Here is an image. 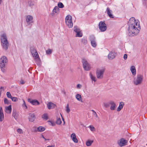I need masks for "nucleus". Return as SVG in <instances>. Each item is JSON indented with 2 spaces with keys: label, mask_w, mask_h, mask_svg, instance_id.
Returning <instances> with one entry per match:
<instances>
[{
  "label": "nucleus",
  "mask_w": 147,
  "mask_h": 147,
  "mask_svg": "<svg viewBox=\"0 0 147 147\" xmlns=\"http://www.w3.org/2000/svg\"><path fill=\"white\" fill-rule=\"evenodd\" d=\"M107 13L109 16L111 18H113L114 17L112 13V11L110 10L109 7H107Z\"/></svg>",
  "instance_id": "obj_21"
},
{
  "label": "nucleus",
  "mask_w": 147,
  "mask_h": 147,
  "mask_svg": "<svg viewBox=\"0 0 147 147\" xmlns=\"http://www.w3.org/2000/svg\"><path fill=\"white\" fill-rule=\"evenodd\" d=\"M74 30L76 33V37H80L82 36V33L81 31L77 26H75L74 27Z\"/></svg>",
  "instance_id": "obj_9"
},
{
  "label": "nucleus",
  "mask_w": 147,
  "mask_h": 147,
  "mask_svg": "<svg viewBox=\"0 0 147 147\" xmlns=\"http://www.w3.org/2000/svg\"><path fill=\"white\" fill-rule=\"evenodd\" d=\"M11 111V106L10 105L5 107V112L7 113H10Z\"/></svg>",
  "instance_id": "obj_23"
},
{
  "label": "nucleus",
  "mask_w": 147,
  "mask_h": 147,
  "mask_svg": "<svg viewBox=\"0 0 147 147\" xmlns=\"http://www.w3.org/2000/svg\"><path fill=\"white\" fill-rule=\"evenodd\" d=\"M81 43L84 45H86L87 43V40L86 38H83L81 39Z\"/></svg>",
  "instance_id": "obj_27"
},
{
  "label": "nucleus",
  "mask_w": 147,
  "mask_h": 147,
  "mask_svg": "<svg viewBox=\"0 0 147 147\" xmlns=\"http://www.w3.org/2000/svg\"><path fill=\"white\" fill-rule=\"evenodd\" d=\"M17 131L19 134H21L22 133V130L21 129H17Z\"/></svg>",
  "instance_id": "obj_46"
},
{
  "label": "nucleus",
  "mask_w": 147,
  "mask_h": 147,
  "mask_svg": "<svg viewBox=\"0 0 147 147\" xmlns=\"http://www.w3.org/2000/svg\"><path fill=\"white\" fill-rule=\"evenodd\" d=\"M4 114L2 107L0 109V121H2L4 119Z\"/></svg>",
  "instance_id": "obj_20"
},
{
  "label": "nucleus",
  "mask_w": 147,
  "mask_h": 147,
  "mask_svg": "<svg viewBox=\"0 0 147 147\" xmlns=\"http://www.w3.org/2000/svg\"><path fill=\"white\" fill-rule=\"evenodd\" d=\"M41 137L42 138L44 139L45 141H46L47 140H49V139L45 138L43 135H42Z\"/></svg>",
  "instance_id": "obj_50"
},
{
  "label": "nucleus",
  "mask_w": 147,
  "mask_h": 147,
  "mask_svg": "<svg viewBox=\"0 0 147 147\" xmlns=\"http://www.w3.org/2000/svg\"><path fill=\"white\" fill-rule=\"evenodd\" d=\"M109 102H103V107L107 108L109 107Z\"/></svg>",
  "instance_id": "obj_33"
},
{
  "label": "nucleus",
  "mask_w": 147,
  "mask_h": 147,
  "mask_svg": "<svg viewBox=\"0 0 147 147\" xmlns=\"http://www.w3.org/2000/svg\"><path fill=\"white\" fill-rule=\"evenodd\" d=\"M31 52L34 58H36L39 57L37 51L34 48H32L31 49Z\"/></svg>",
  "instance_id": "obj_13"
},
{
  "label": "nucleus",
  "mask_w": 147,
  "mask_h": 147,
  "mask_svg": "<svg viewBox=\"0 0 147 147\" xmlns=\"http://www.w3.org/2000/svg\"><path fill=\"white\" fill-rule=\"evenodd\" d=\"M71 138L72 141L75 143H77L78 141L76 138V134L74 133H73L71 135Z\"/></svg>",
  "instance_id": "obj_15"
},
{
  "label": "nucleus",
  "mask_w": 147,
  "mask_h": 147,
  "mask_svg": "<svg viewBox=\"0 0 147 147\" xmlns=\"http://www.w3.org/2000/svg\"><path fill=\"white\" fill-rule=\"evenodd\" d=\"M128 25V35L129 36H134L139 32L140 26L138 20L135 19L134 17H131L129 20Z\"/></svg>",
  "instance_id": "obj_1"
},
{
  "label": "nucleus",
  "mask_w": 147,
  "mask_h": 147,
  "mask_svg": "<svg viewBox=\"0 0 147 147\" xmlns=\"http://www.w3.org/2000/svg\"><path fill=\"white\" fill-rule=\"evenodd\" d=\"M8 59L5 56H3L0 59V66H6L8 63Z\"/></svg>",
  "instance_id": "obj_6"
},
{
  "label": "nucleus",
  "mask_w": 147,
  "mask_h": 147,
  "mask_svg": "<svg viewBox=\"0 0 147 147\" xmlns=\"http://www.w3.org/2000/svg\"><path fill=\"white\" fill-rule=\"evenodd\" d=\"M4 88L2 86L0 88V97H1L2 92L4 91Z\"/></svg>",
  "instance_id": "obj_47"
},
{
  "label": "nucleus",
  "mask_w": 147,
  "mask_h": 147,
  "mask_svg": "<svg viewBox=\"0 0 147 147\" xmlns=\"http://www.w3.org/2000/svg\"><path fill=\"white\" fill-rule=\"evenodd\" d=\"M33 17L30 15L26 16V21L27 24L29 25L31 23L33 22Z\"/></svg>",
  "instance_id": "obj_12"
},
{
  "label": "nucleus",
  "mask_w": 147,
  "mask_h": 147,
  "mask_svg": "<svg viewBox=\"0 0 147 147\" xmlns=\"http://www.w3.org/2000/svg\"><path fill=\"white\" fill-rule=\"evenodd\" d=\"M38 57H39L36 58H34L35 59V60L36 64L38 65H40L41 63V61L40 59Z\"/></svg>",
  "instance_id": "obj_29"
},
{
  "label": "nucleus",
  "mask_w": 147,
  "mask_h": 147,
  "mask_svg": "<svg viewBox=\"0 0 147 147\" xmlns=\"http://www.w3.org/2000/svg\"><path fill=\"white\" fill-rule=\"evenodd\" d=\"M28 4L29 6L31 7H33L34 5V2L31 1H30L28 2Z\"/></svg>",
  "instance_id": "obj_36"
},
{
  "label": "nucleus",
  "mask_w": 147,
  "mask_h": 147,
  "mask_svg": "<svg viewBox=\"0 0 147 147\" xmlns=\"http://www.w3.org/2000/svg\"><path fill=\"white\" fill-rule=\"evenodd\" d=\"M93 115L95 116V117H98V115L96 113V112H94V113H93Z\"/></svg>",
  "instance_id": "obj_53"
},
{
  "label": "nucleus",
  "mask_w": 147,
  "mask_h": 147,
  "mask_svg": "<svg viewBox=\"0 0 147 147\" xmlns=\"http://www.w3.org/2000/svg\"><path fill=\"white\" fill-rule=\"evenodd\" d=\"M52 126L53 125V124H52Z\"/></svg>",
  "instance_id": "obj_58"
},
{
  "label": "nucleus",
  "mask_w": 147,
  "mask_h": 147,
  "mask_svg": "<svg viewBox=\"0 0 147 147\" xmlns=\"http://www.w3.org/2000/svg\"><path fill=\"white\" fill-rule=\"evenodd\" d=\"M92 111L93 112V113H94V112H95L94 110H92Z\"/></svg>",
  "instance_id": "obj_57"
},
{
  "label": "nucleus",
  "mask_w": 147,
  "mask_h": 147,
  "mask_svg": "<svg viewBox=\"0 0 147 147\" xmlns=\"http://www.w3.org/2000/svg\"><path fill=\"white\" fill-rule=\"evenodd\" d=\"M89 76L90 78L92 81H94V82H95L96 81L95 77L94 76H93L91 73H90Z\"/></svg>",
  "instance_id": "obj_28"
},
{
  "label": "nucleus",
  "mask_w": 147,
  "mask_h": 147,
  "mask_svg": "<svg viewBox=\"0 0 147 147\" xmlns=\"http://www.w3.org/2000/svg\"><path fill=\"white\" fill-rule=\"evenodd\" d=\"M66 111L68 113H69L70 111V110L69 107V105L68 104H67L66 107Z\"/></svg>",
  "instance_id": "obj_42"
},
{
  "label": "nucleus",
  "mask_w": 147,
  "mask_h": 147,
  "mask_svg": "<svg viewBox=\"0 0 147 147\" xmlns=\"http://www.w3.org/2000/svg\"><path fill=\"white\" fill-rule=\"evenodd\" d=\"M42 118L45 120H47L48 119V116L47 114H43L42 116Z\"/></svg>",
  "instance_id": "obj_35"
},
{
  "label": "nucleus",
  "mask_w": 147,
  "mask_h": 147,
  "mask_svg": "<svg viewBox=\"0 0 147 147\" xmlns=\"http://www.w3.org/2000/svg\"><path fill=\"white\" fill-rule=\"evenodd\" d=\"M12 115L16 119H17V117L16 116V113H13L12 114Z\"/></svg>",
  "instance_id": "obj_48"
},
{
  "label": "nucleus",
  "mask_w": 147,
  "mask_h": 147,
  "mask_svg": "<svg viewBox=\"0 0 147 147\" xmlns=\"http://www.w3.org/2000/svg\"><path fill=\"white\" fill-rule=\"evenodd\" d=\"M62 123L61 119L60 118H57V121H56V123L57 125H60Z\"/></svg>",
  "instance_id": "obj_32"
},
{
  "label": "nucleus",
  "mask_w": 147,
  "mask_h": 147,
  "mask_svg": "<svg viewBox=\"0 0 147 147\" xmlns=\"http://www.w3.org/2000/svg\"><path fill=\"white\" fill-rule=\"evenodd\" d=\"M54 145H49L48 146H47V147H54Z\"/></svg>",
  "instance_id": "obj_54"
},
{
  "label": "nucleus",
  "mask_w": 147,
  "mask_h": 147,
  "mask_svg": "<svg viewBox=\"0 0 147 147\" xmlns=\"http://www.w3.org/2000/svg\"><path fill=\"white\" fill-rule=\"evenodd\" d=\"M124 105V103L123 102H121L119 103V105L117 108V111H120L121 110V109L123 108Z\"/></svg>",
  "instance_id": "obj_25"
},
{
  "label": "nucleus",
  "mask_w": 147,
  "mask_h": 147,
  "mask_svg": "<svg viewBox=\"0 0 147 147\" xmlns=\"http://www.w3.org/2000/svg\"><path fill=\"white\" fill-rule=\"evenodd\" d=\"M65 23L67 26L71 28L73 26V23L72 21V17L70 15H67L65 18Z\"/></svg>",
  "instance_id": "obj_5"
},
{
  "label": "nucleus",
  "mask_w": 147,
  "mask_h": 147,
  "mask_svg": "<svg viewBox=\"0 0 147 147\" xmlns=\"http://www.w3.org/2000/svg\"><path fill=\"white\" fill-rule=\"evenodd\" d=\"M6 95L7 97L11 98L12 97L9 92H7L6 93Z\"/></svg>",
  "instance_id": "obj_41"
},
{
  "label": "nucleus",
  "mask_w": 147,
  "mask_h": 147,
  "mask_svg": "<svg viewBox=\"0 0 147 147\" xmlns=\"http://www.w3.org/2000/svg\"><path fill=\"white\" fill-rule=\"evenodd\" d=\"M6 66H3L1 67V66H0V68L1 69V71L3 72L4 73L6 71V70L5 69V68Z\"/></svg>",
  "instance_id": "obj_40"
},
{
  "label": "nucleus",
  "mask_w": 147,
  "mask_h": 147,
  "mask_svg": "<svg viewBox=\"0 0 147 147\" xmlns=\"http://www.w3.org/2000/svg\"><path fill=\"white\" fill-rule=\"evenodd\" d=\"M23 101V103L22 105V107L24 110L26 109H27V107L26 105L24 99H22Z\"/></svg>",
  "instance_id": "obj_31"
},
{
  "label": "nucleus",
  "mask_w": 147,
  "mask_h": 147,
  "mask_svg": "<svg viewBox=\"0 0 147 147\" xmlns=\"http://www.w3.org/2000/svg\"><path fill=\"white\" fill-rule=\"evenodd\" d=\"M115 56L116 55L115 54V53L111 51L109 54L108 58L109 59H113L115 57Z\"/></svg>",
  "instance_id": "obj_17"
},
{
  "label": "nucleus",
  "mask_w": 147,
  "mask_h": 147,
  "mask_svg": "<svg viewBox=\"0 0 147 147\" xmlns=\"http://www.w3.org/2000/svg\"><path fill=\"white\" fill-rule=\"evenodd\" d=\"M47 107L49 109H53L55 107V105L53 103L51 102H49L47 104Z\"/></svg>",
  "instance_id": "obj_18"
},
{
  "label": "nucleus",
  "mask_w": 147,
  "mask_h": 147,
  "mask_svg": "<svg viewBox=\"0 0 147 147\" xmlns=\"http://www.w3.org/2000/svg\"><path fill=\"white\" fill-rule=\"evenodd\" d=\"M1 45L3 49L6 50L9 45L6 34L3 33L0 36Z\"/></svg>",
  "instance_id": "obj_2"
},
{
  "label": "nucleus",
  "mask_w": 147,
  "mask_h": 147,
  "mask_svg": "<svg viewBox=\"0 0 147 147\" xmlns=\"http://www.w3.org/2000/svg\"><path fill=\"white\" fill-rule=\"evenodd\" d=\"M89 127L90 128V130L94 132L95 131V129L94 127L92 125H90Z\"/></svg>",
  "instance_id": "obj_37"
},
{
  "label": "nucleus",
  "mask_w": 147,
  "mask_h": 147,
  "mask_svg": "<svg viewBox=\"0 0 147 147\" xmlns=\"http://www.w3.org/2000/svg\"><path fill=\"white\" fill-rule=\"evenodd\" d=\"M127 55L126 54H125L123 56V58L125 60H126L127 58Z\"/></svg>",
  "instance_id": "obj_51"
},
{
  "label": "nucleus",
  "mask_w": 147,
  "mask_h": 147,
  "mask_svg": "<svg viewBox=\"0 0 147 147\" xmlns=\"http://www.w3.org/2000/svg\"><path fill=\"white\" fill-rule=\"evenodd\" d=\"M28 101L34 105H37L39 104V102L38 100H32L30 98L28 99Z\"/></svg>",
  "instance_id": "obj_16"
},
{
  "label": "nucleus",
  "mask_w": 147,
  "mask_h": 147,
  "mask_svg": "<svg viewBox=\"0 0 147 147\" xmlns=\"http://www.w3.org/2000/svg\"><path fill=\"white\" fill-rule=\"evenodd\" d=\"M45 129V127L42 126H40L37 127L38 131L39 132H42L44 131Z\"/></svg>",
  "instance_id": "obj_26"
},
{
  "label": "nucleus",
  "mask_w": 147,
  "mask_h": 147,
  "mask_svg": "<svg viewBox=\"0 0 147 147\" xmlns=\"http://www.w3.org/2000/svg\"><path fill=\"white\" fill-rule=\"evenodd\" d=\"M93 142L94 140H88L86 142V145L88 146H90Z\"/></svg>",
  "instance_id": "obj_24"
},
{
  "label": "nucleus",
  "mask_w": 147,
  "mask_h": 147,
  "mask_svg": "<svg viewBox=\"0 0 147 147\" xmlns=\"http://www.w3.org/2000/svg\"><path fill=\"white\" fill-rule=\"evenodd\" d=\"M90 40L91 41V45L92 47L95 48L97 45L95 38L94 36H91L90 37Z\"/></svg>",
  "instance_id": "obj_11"
},
{
  "label": "nucleus",
  "mask_w": 147,
  "mask_h": 147,
  "mask_svg": "<svg viewBox=\"0 0 147 147\" xmlns=\"http://www.w3.org/2000/svg\"><path fill=\"white\" fill-rule=\"evenodd\" d=\"M130 70L132 75L135 76L136 74V71L135 66H131L130 67Z\"/></svg>",
  "instance_id": "obj_22"
},
{
  "label": "nucleus",
  "mask_w": 147,
  "mask_h": 147,
  "mask_svg": "<svg viewBox=\"0 0 147 147\" xmlns=\"http://www.w3.org/2000/svg\"><path fill=\"white\" fill-rule=\"evenodd\" d=\"M52 126L53 125V124H52Z\"/></svg>",
  "instance_id": "obj_59"
},
{
  "label": "nucleus",
  "mask_w": 147,
  "mask_h": 147,
  "mask_svg": "<svg viewBox=\"0 0 147 147\" xmlns=\"http://www.w3.org/2000/svg\"><path fill=\"white\" fill-rule=\"evenodd\" d=\"M105 71L104 68L98 69L96 71V76L98 79H101L103 77V74Z\"/></svg>",
  "instance_id": "obj_4"
},
{
  "label": "nucleus",
  "mask_w": 147,
  "mask_h": 147,
  "mask_svg": "<svg viewBox=\"0 0 147 147\" xmlns=\"http://www.w3.org/2000/svg\"><path fill=\"white\" fill-rule=\"evenodd\" d=\"M109 104L111 105L110 109L112 111L115 110L116 107L115 103L113 101L111 100L109 101Z\"/></svg>",
  "instance_id": "obj_14"
},
{
  "label": "nucleus",
  "mask_w": 147,
  "mask_h": 147,
  "mask_svg": "<svg viewBox=\"0 0 147 147\" xmlns=\"http://www.w3.org/2000/svg\"><path fill=\"white\" fill-rule=\"evenodd\" d=\"M4 102L5 104L8 105L9 104V102L6 98H5L4 100Z\"/></svg>",
  "instance_id": "obj_45"
},
{
  "label": "nucleus",
  "mask_w": 147,
  "mask_h": 147,
  "mask_svg": "<svg viewBox=\"0 0 147 147\" xmlns=\"http://www.w3.org/2000/svg\"><path fill=\"white\" fill-rule=\"evenodd\" d=\"M143 80V76L141 74H138L134 79V84L136 86L140 85L142 83Z\"/></svg>",
  "instance_id": "obj_3"
},
{
  "label": "nucleus",
  "mask_w": 147,
  "mask_h": 147,
  "mask_svg": "<svg viewBox=\"0 0 147 147\" xmlns=\"http://www.w3.org/2000/svg\"><path fill=\"white\" fill-rule=\"evenodd\" d=\"M59 9L58 7L57 6H56L53 10V13H56L58 12Z\"/></svg>",
  "instance_id": "obj_34"
},
{
  "label": "nucleus",
  "mask_w": 147,
  "mask_h": 147,
  "mask_svg": "<svg viewBox=\"0 0 147 147\" xmlns=\"http://www.w3.org/2000/svg\"><path fill=\"white\" fill-rule=\"evenodd\" d=\"M60 115H61V117H62V120L63 121L64 123L65 122V121H64V118H63V117H62V116L61 115V114H60Z\"/></svg>",
  "instance_id": "obj_55"
},
{
  "label": "nucleus",
  "mask_w": 147,
  "mask_h": 147,
  "mask_svg": "<svg viewBox=\"0 0 147 147\" xmlns=\"http://www.w3.org/2000/svg\"><path fill=\"white\" fill-rule=\"evenodd\" d=\"M58 8H63L64 7V5L61 2H59L58 4Z\"/></svg>",
  "instance_id": "obj_38"
},
{
  "label": "nucleus",
  "mask_w": 147,
  "mask_h": 147,
  "mask_svg": "<svg viewBox=\"0 0 147 147\" xmlns=\"http://www.w3.org/2000/svg\"><path fill=\"white\" fill-rule=\"evenodd\" d=\"M52 52V50L51 49H48L46 51V53L47 54H51Z\"/></svg>",
  "instance_id": "obj_43"
},
{
  "label": "nucleus",
  "mask_w": 147,
  "mask_h": 147,
  "mask_svg": "<svg viewBox=\"0 0 147 147\" xmlns=\"http://www.w3.org/2000/svg\"><path fill=\"white\" fill-rule=\"evenodd\" d=\"M127 143V140L123 138L117 141V144L120 147L126 145Z\"/></svg>",
  "instance_id": "obj_10"
},
{
  "label": "nucleus",
  "mask_w": 147,
  "mask_h": 147,
  "mask_svg": "<svg viewBox=\"0 0 147 147\" xmlns=\"http://www.w3.org/2000/svg\"><path fill=\"white\" fill-rule=\"evenodd\" d=\"M28 118L29 121H33L35 119L34 115V114H29Z\"/></svg>",
  "instance_id": "obj_19"
},
{
  "label": "nucleus",
  "mask_w": 147,
  "mask_h": 147,
  "mask_svg": "<svg viewBox=\"0 0 147 147\" xmlns=\"http://www.w3.org/2000/svg\"><path fill=\"white\" fill-rule=\"evenodd\" d=\"M2 1V0H0V4H1Z\"/></svg>",
  "instance_id": "obj_56"
},
{
  "label": "nucleus",
  "mask_w": 147,
  "mask_h": 147,
  "mask_svg": "<svg viewBox=\"0 0 147 147\" xmlns=\"http://www.w3.org/2000/svg\"><path fill=\"white\" fill-rule=\"evenodd\" d=\"M20 83L21 84H23L25 83V82L23 80H21L20 82Z\"/></svg>",
  "instance_id": "obj_52"
},
{
  "label": "nucleus",
  "mask_w": 147,
  "mask_h": 147,
  "mask_svg": "<svg viewBox=\"0 0 147 147\" xmlns=\"http://www.w3.org/2000/svg\"><path fill=\"white\" fill-rule=\"evenodd\" d=\"M82 86L80 84L77 85V88L78 89H80L82 87Z\"/></svg>",
  "instance_id": "obj_49"
},
{
  "label": "nucleus",
  "mask_w": 147,
  "mask_h": 147,
  "mask_svg": "<svg viewBox=\"0 0 147 147\" xmlns=\"http://www.w3.org/2000/svg\"><path fill=\"white\" fill-rule=\"evenodd\" d=\"M83 67L84 69L86 71L90 70V66L87 61L85 59H83L82 60Z\"/></svg>",
  "instance_id": "obj_7"
},
{
  "label": "nucleus",
  "mask_w": 147,
  "mask_h": 147,
  "mask_svg": "<svg viewBox=\"0 0 147 147\" xmlns=\"http://www.w3.org/2000/svg\"><path fill=\"white\" fill-rule=\"evenodd\" d=\"M12 101L14 102H16L18 101V98L16 97H12L11 98Z\"/></svg>",
  "instance_id": "obj_44"
},
{
  "label": "nucleus",
  "mask_w": 147,
  "mask_h": 147,
  "mask_svg": "<svg viewBox=\"0 0 147 147\" xmlns=\"http://www.w3.org/2000/svg\"><path fill=\"white\" fill-rule=\"evenodd\" d=\"M32 131L35 132H37L38 131L37 128L35 126L33 127L32 129Z\"/></svg>",
  "instance_id": "obj_39"
},
{
  "label": "nucleus",
  "mask_w": 147,
  "mask_h": 147,
  "mask_svg": "<svg viewBox=\"0 0 147 147\" xmlns=\"http://www.w3.org/2000/svg\"><path fill=\"white\" fill-rule=\"evenodd\" d=\"M98 28L102 32H104L107 29L106 24L103 22H100L98 25Z\"/></svg>",
  "instance_id": "obj_8"
},
{
  "label": "nucleus",
  "mask_w": 147,
  "mask_h": 147,
  "mask_svg": "<svg viewBox=\"0 0 147 147\" xmlns=\"http://www.w3.org/2000/svg\"><path fill=\"white\" fill-rule=\"evenodd\" d=\"M76 98L79 101H81V102H82V97L80 94H77L76 95Z\"/></svg>",
  "instance_id": "obj_30"
}]
</instances>
